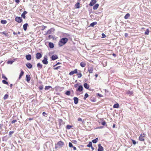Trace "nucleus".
Returning a JSON list of instances; mask_svg holds the SVG:
<instances>
[{
	"label": "nucleus",
	"instance_id": "nucleus-1",
	"mask_svg": "<svg viewBox=\"0 0 151 151\" xmlns=\"http://www.w3.org/2000/svg\"><path fill=\"white\" fill-rule=\"evenodd\" d=\"M68 39L66 37L61 38L58 42V45L59 47H61L65 45L68 42Z\"/></svg>",
	"mask_w": 151,
	"mask_h": 151
},
{
	"label": "nucleus",
	"instance_id": "nucleus-2",
	"mask_svg": "<svg viewBox=\"0 0 151 151\" xmlns=\"http://www.w3.org/2000/svg\"><path fill=\"white\" fill-rule=\"evenodd\" d=\"M58 123L59 124V126L58 127H57V128L58 129L59 128L61 129V126L62 125L65 124V123L63 122L62 119H59L58 120Z\"/></svg>",
	"mask_w": 151,
	"mask_h": 151
},
{
	"label": "nucleus",
	"instance_id": "nucleus-3",
	"mask_svg": "<svg viewBox=\"0 0 151 151\" xmlns=\"http://www.w3.org/2000/svg\"><path fill=\"white\" fill-rule=\"evenodd\" d=\"M145 134L143 133L141 134L139 137V139L140 141H144L145 139L143 138L145 137Z\"/></svg>",
	"mask_w": 151,
	"mask_h": 151
},
{
	"label": "nucleus",
	"instance_id": "nucleus-4",
	"mask_svg": "<svg viewBox=\"0 0 151 151\" xmlns=\"http://www.w3.org/2000/svg\"><path fill=\"white\" fill-rule=\"evenodd\" d=\"M15 20L17 22L20 23L22 21V18L19 17H16L15 19Z\"/></svg>",
	"mask_w": 151,
	"mask_h": 151
},
{
	"label": "nucleus",
	"instance_id": "nucleus-5",
	"mask_svg": "<svg viewBox=\"0 0 151 151\" xmlns=\"http://www.w3.org/2000/svg\"><path fill=\"white\" fill-rule=\"evenodd\" d=\"M42 63L45 65H47L48 63L47 61V57L46 56H45L44 57V59L42 60Z\"/></svg>",
	"mask_w": 151,
	"mask_h": 151
},
{
	"label": "nucleus",
	"instance_id": "nucleus-6",
	"mask_svg": "<svg viewBox=\"0 0 151 151\" xmlns=\"http://www.w3.org/2000/svg\"><path fill=\"white\" fill-rule=\"evenodd\" d=\"M83 88L82 85H80L78 86V88L76 89V91H79L80 92L82 91L83 90Z\"/></svg>",
	"mask_w": 151,
	"mask_h": 151
},
{
	"label": "nucleus",
	"instance_id": "nucleus-7",
	"mask_svg": "<svg viewBox=\"0 0 151 151\" xmlns=\"http://www.w3.org/2000/svg\"><path fill=\"white\" fill-rule=\"evenodd\" d=\"M98 151H103L104 150V148L103 147L101 146L100 144H99L98 145Z\"/></svg>",
	"mask_w": 151,
	"mask_h": 151
},
{
	"label": "nucleus",
	"instance_id": "nucleus-8",
	"mask_svg": "<svg viewBox=\"0 0 151 151\" xmlns=\"http://www.w3.org/2000/svg\"><path fill=\"white\" fill-rule=\"evenodd\" d=\"M42 57V54L39 52L37 53L36 55V58L37 59L40 58Z\"/></svg>",
	"mask_w": 151,
	"mask_h": 151
},
{
	"label": "nucleus",
	"instance_id": "nucleus-9",
	"mask_svg": "<svg viewBox=\"0 0 151 151\" xmlns=\"http://www.w3.org/2000/svg\"><path fill=\"white\" fill-rule=\"evenodd\" d=\"M96 2V0H92L90 2L89 5L90 6H93Z\"/></svg>",
	"mask_w": 151,
	"mask_h": 151
},
{
	"label": "nucleus",
	"instance_id": "nucleus-10",
	"mask_svg": "<svg viewBox=\"0 0 151 151\" xmlns=\"http://www.w3.org/2000/svg\"><path fill=\"white\" fill-rule=\"evenodd\" d=\"M77 73V70L76 69L73 71H72L69 73L70 75H72L75 73Z\"/></svg>",
	"mask_w": 151,
	"mask_h": 151
},
{
	"label": "nucleus",
	"instance_id": "nucleus-11",
	"mask_svg": "<svg viewBox=\"0 0 151 151\" xmlns=\"http://www.w3.org/2000/svg\"><path fill=\"white\" fill-rule=\"evenodd\" d=\"M58 58V56L56 55H52L51 57V59L53 60H54Z\"/></svg>",
	"mask_w": 151,
	"mask_h": 151
},
{
	"label": "nucleus",
	"instance_id": "nucleus-12",
	"mask_svg": "<svg viewBox=\"0 0 151 151\" xmlns=\"http://www.w3.org/2000/svg\"><path fill=\"white\" fill-rule=\"evenodd\" d=\"M63 144H64V143H63V142L62 141H60L58 142L57 145H58L60 147H61L63 146Z\"/></svg>",
	"mask_w": 151,
	"mask_h": 151
},
{
	"label": "nucleus",
	"instance_id": "nucleus-13",
	"mask_svg": "<svg viewBox=\"0 0 151 151\" xmlns=\"http://www.w3.org/2000/svg\"><path fill=\"white\" fill-rule=\"evenodd\" d=\"M73 100L74 101V103L75 104H77L78 102V99L76 97H74L73 98Z\"/></svg>",
	"mask_w": 151,
	"mask_h": 151
},
{
	"label": "nucleus",
	"instance_id": "nucleus-14",
	"mask_svg": "<svg viewBox=\"0 0 151 151\" xmlns=\"http://www.w3.org/2000/svg\"><path fill=\"white\" fill-rule=\"evenodd\" d=\"M88 71L89 73H93V68L92 67H88Z\"/></svg>",
	"mask_w": 151,
	"mask_h": 151
},
{
	"label": "nucleus",
	"instance_id": "nucleus-15",
	"mask_svg": "<svg viewBox=\"0 0 151 151\" xmlns=\"http://www.w3.org/2000/svg\"><path fill=\"white\" fill-rule=\"evenodd\" d=\"M26 65L29 69H30L32 67V65L29 63H27L26 64Z\"/></svg>",
	"mask_w": 151,
	"mask_h": 151
},
{
	"label": "nucleus",
	"instance_id": "nucleus-16",
	"mask_svg": "<svg viewBox=\"0 0 151 151\" xmlns=\"http://www.w3.org/2000/svg\"><path fill=\"white\" fill-rule=\"evenodd\" d=\"M21 70V73L19 74V77L18 78V79L19 80L21 79V77L23 76V75L24 74V72H23V71L22 70Z\"/></svg>",
	"mask_w": 151,
	"mask_h": 151
},
{
	"label": "nucleus",
	"instance_id": "nucleus-17",
	"mask_svg": "<svg viewBox=\"0 0 151 151\" xmlns=\"http://www.w3.org/2000/svg\"><path fill=\"white\" fill-rule=\"evenodd\" d=\"M26 58L27 60H30L31 59V56L29 54L27 55L26 56Z\"/></svg>",
	"mask_w": 151,
	"mask_h": 151
},
{
	"label": "nucleus",
	"instance_id": "nucleus-18",
	"mask_svg": "<svg viewBox=\"0 0 151 151\" xmlns=\"http://www.w3.org/2000/svg\"><path fill=\"white\" fill-rule=\"evenodd\" d=\"M126 93L129 96L132 95L133 94V91L130 90H128L127 91Z\"/></svg>",
	"mask_w": 151,
	"mask_h": 151
},
{
	"label": "nucleus",
	"instance_id": "nucleus-19",
	"mask_svg": "<svg viewBox=\"0 0 151 151\" xmlns=\"http://www.w3.org/2000/svg\"><path fill=\"white\" fill-rule=\"evenodd\" d=\"M27 13V12L26 11H24L21 14V17L24 19L25 18V15Z\"/></svg>",
	"mask_w": 151,
	"mask_h": 151
},
{
	"label": "nucleus",
	"instance_id": "nucleus-20",
	"mask_svg": "<svg viewBox=\"0 0 151 151\" xmlns=\"http://www.w3.org/2000/svg\"><path fill=\"white\" fill-rule=\"evenodd\" d=\"M84 87L86 89H88L89 88V86L87 83H84L83 84Z\"/></svg>",
	"mask_w": 151,
	"mask_h": 151
},
{
	"label": "nucleus",
	"instance_id": "nucleus-21",
	"mask_svg": "<svg viewBox=\"0 0 151 151\" xmlns=\"http://www.w3.org/2000/svg\"><path fill=\"white\" fill-rule=\"evenodd\" d=\"M26 81L27 82H29L30 80V77L29 75H26Z\"/></svg>",
	"mask_w": 151,
	"mask_h": 151
},
{
	"label": "nucleus",
	"instance_id": "nucleus-22",
	"mask_svg": "<svg viewBox=\"0 0 151 151\" xmlns=\"http://www.w3.org/2000/svg\"><path fill=\"white\" fill-rule=\"evenodd\" d=\"M54 30V29L52 28H51V29H50L48 30L47 31V33H46V34H51L52 31V30Z\"/></svg>",
	"mask_w": 151,
	"mask_h": 151
},
{
	"label": "nucleus",
	"instance_id": "nucleus-23",
	"mask_svg": "<svg viewBox=\"0 0 151 151\" xmlns=\"http://www.w3.org/2000/svg\"><path fill=\"white\" fill-rule=\"evenodd\" d=\"M37 66L38 69H41L42 68V65L40 63L37 64Z\"/></svg>",
	"mask_w": 151,
	"mask_h": 151
},
{
	"label": "nucleus",
	"instance_id": "nucleus-24",
	"mask_svg": "<svg viewBox=\"0 0 151 151\" xmlns=\"http://www.w3.org/2000/svg\"><path fill=\"white\" fill-rule=\"evenodd\" d=\"M28 24L27 23H26L24 24L23 26V29L24 30L26 31L27 29V27Z\"/></svg>",
	"mask_w": 151,
	"mask_h": 151
},
{
	"label": "nucleus",
	"instance_id": "nucleus-25",
	"mask_svg": "<svg viewBox=\"0 0 151 151\" xmlns=\"http://www.w3.org/2000/svg\"><path fill=\"white\" fill-rule=\"evenodd\" d=\"M99 6V4H96L93 6V9L94 10H96L97 9Z\"/></svg>",
	"mask_w": 151,
	"mask_h": 151
},
{
	"label": "nucleus",
	"instance_id": "nucleus-26",
	"mask_svg": "<svg viewBox=\"0 0 151 151\" xmlns=\"http://www.w3.org/2000/svg\"><path fill=\"white\" fill-rule=\"evenodd\" d=\"M80 65L81 67H84L86 65V64L84 62H81L80 63Z\"/></svg>",
	"mask_w": 151,
	"mask_h": 151
},
{
	"label": "nucleus",
	"instance_id": "nucleus-27",
	"mask_svg": "<svg viewBox=\"0 0 151 151\" xmlns=\"http://www.w3.org/2000/svg\"><path fill=\"white\" fill-rule=\"evenodd\" d=\"M97 24V22H92L91 23L90 25V26L92 27H93L95 25H96Z\"/></svg>",
	"mask_w": 151,
	"mask_h": 151
},
{
	"label": "nucleus",
	"instance_id": "nucleus-28",
	"mask_svg": "<svg viewBox=\"0 0 151 151\" xmlns=\"http://www.w3.org/2000/svg\"><path fill=\"white\" fill-rule=\"evenodd\" d=\"M75 7L77 9H79L80 8V3L77 2L75 5Z\"/></svg>",
	"mask_w": 151,
	"mask_h": 151
},
{
	"label": "nucleus",
	"instance_id": "nucleus-29",
	"mask_svg": "<svg viewBox=\"0 0 151 151\" xmlns=\"http://www.w3.org/2000/svg\"><path fill=\"white\" fill-rule=\"evenodd\" d=\"M119 107V105L118 103L114 104L113 106V108H118Z\"/></svg>",
	"mask_w": 151,
	"mask_h": 151
},
{
	"label": "nucleus",
	"instance_id": "nucleus-30",
	"mask_svg": "<svg viewBox=\"0 0 151 151\" xmlns=\"http://www.w3.org/2000/svg\"><path fill=\"white\" fill-rule=\"evenodd\" d=\"M49 47H54V45L51 42H48Z\"/></svg>",
	"mask_w": 151,
	"mask_h": 151
},
{
	"label": "nucleus",
	"instance_id": "nucleus-31",
	"mask_svg": "<svg viewBox=\"0 0 151 151\" xmlns=\"http://www.w3.org/2000/svg\"><path fill=\"white\" fill-rule=\"evenodd\" d=\"M15 59H14L13 60H8L7 62V63L8 64H12L14 62V60Z\"/></svg>",
	"mask_w": 151,
	"mask_h": 151
},
{
	"label": "nucleus",
	"instance_id": "nucleus-32",
	"mask_svg": "<svg viewBox=\"0 0 151 151\" xmlns=\"http://www.w3.org/2000/svg\"><path fill=\"white\" fill-rule=\"evenodd\" d=\"M98 141V138H96L95 139H93L92 140V142L93 143H96Z\"/></svg>",
	"mask_w": 151,
	"mask_h": 151
},
{
	"label": "nucleus",
	"instance_id": "nucleus-33",
	"mask_svg": "<svg viewBox=\"0 0 151 151\" xmlns=\"http://www.w3.org/2000/svg\"><path fill=\"white\" fill-rule=\"evenodd\" d=\"M14 131H11L9 132V137H11L12 134L14 133Z\"/></svg>",
	"mask_w": 151,
	"mask_h": 151
},
{
	"label": "nucleus",
	"instance_id": "nucleus-34",
	"mask_svg": "<svg viewBox=\"0 0 151 151\" xmlns=\"http://www.w3.org/2000/svg\"><path fill=\"white\" fill-rule=\"evenodd\" d=\"M129 16L130 14L129 13H127L125 16L124 18L126 19H127L129 18Z\"/></svg>",
	"mask_w": 151,
	"mask_h": 151
},
{
	"label": "nucleus",
	"instance_id": "nucleus-35",
	"mask_svg": "<svg viewBox=\"0 0 151 151\" xmlns=\"http://www.w3.org/2000/svg\"><path fill=\"white\" fill-rule=\"evenodd\" d=\"M1 23L2 24H5L7 23V21L6 20H2L1 21Z\"/></svg>",
	"mask_w": 151,
	"mask_h": 151
},
{
	"label": "nucleus",
	"instance_id": "nucleus-36",
	"mask_svg": "<svg viewBox=\"0 0 151 151\" xmlns=\"http://www.w3.org/2000/svg\"><path fill=\"white\" fill-rule=\"evenodd\" d=\"M51 88H52V87L50 86H46L45 87V90H47Z\"/></svg>",
	"mask_w": 151,
	"mask_h": 151
},
{
	"label": "nucleus",
	"instance_id": "nucleus-37",
	"mask_svg": "<svg viewBox=\"0 0 151 151\" xmlns=\"http://www.w3.org/2000/svg\"><path fill=\"white\" fill-rule=\"evenodd\" d=\"M88 97V95L87 93H86L84 95V97L83 98V99L84 100H86V98Z\"/></svg>",
	"mask_w": 151,
	"mask_h": 151
},
{
	"label": "nucleus",
	"instance_id": "nucleus-38",
	"mask_svg": "<svg viewBox=\"0 0 151 151\" xmlns=\"http://www.w3.org/2000/svg\"><path fill=\"white\" fill-rule=\"evenodd\" d=\"M92 143L91 142H89L88 144L87 145V147H92Z\"/></svg>",
	"mask_w": 151,
	"mask_h": 151
},
{
	"label": "nucleus",
	"instance_id": "nucleus-39",
	"mask_svg": "<svg viewBox=\"0 0 151 151\" xmlns=\"http://www.w3.org/2000/svg\"><path fill=\"white\" fill-rule=\"evenodd\" d=\"M2 82L4 84H6L8 85H9L8 83L5 80H3Z\"/></svg>",
	"mask_w": 151,
	"mask_h": 151
},
{
	"label": "nucleus",
	"instance_id": "nucleus-40",
	"mask_svg": "<svg viewBox=\"0 0 151 151\" xmlns=\"http://www.w3.org/2000/svg\"><path fill=\"white\" fill-rule=\"evenodd\" d=\"M6 136H5L4 137L2 138V140L3 141H5L6 142L7 141L8 138H6Z\"/></svg>",
	"mask_w": 151,
	"mask_h": 151
},
{
	"label": "nucleus",
	"instance_id": "nucleus-41",
	"mask_svg": "<svg viewBox=\"0 0 151 151\" xmlns=\"http://www.w3.org/2000/svg\"><path fill=\"white\" fill-rule=\"evenodd\" d=\"M149 33V31L148 29H147L146 31L145 32V34L146 35H148Z\"/></svg>",
	"mask_w": 151,
	"mask_h": 151
},
{
	"label": "nucleus",
	"instance_id": "nucleus-42",
	"mask_svg": "<svg viewBox=\"0 0 151 151\" xmlns=\"http://www.w3.org/2000/svg\"><path fill=\"white\" fill-rule=\"evenodd\" d=\"M8 96H9V95L8 94H5L4 96L3 97L4 99L5 100V99H7V98L8 97Z\"/></svg>",
	"mask_w": 151,
	"mask_h": 151
},
{
	"label": "nucleus",
	"instance_id": "nucleus-43",
	"mask_svg": "<svg viewBox=\"0 0 151 151\" xmlns=\"http://www.w3.org/2000/svg\"><path fill=\"white\" fill-rule=\"evenodd\" d=\"M65 94H66V95L68 96H69L70 94V92L69 91H66Z\"/></svg>",
	"mask_w": 151,
	"mask_h": 151
},
{
	"label": "nucleus",
	"instance_id": "nucleus-44",
	"mask_svg": "<svg viewBox=\"0 0 151 151\" xmlns=\"http://www.w3.org/2000/svg\"><path fill=\"white\" fill-rule=\"evenodd\" d=\"M82 76V74L81 73H80L78 74V78H80Z\"/></svg>",
	"mask_w": 151,
	"mask_h": 151
},
{
	"label": "nucleus",
	"instance_id": "nucleus-45",
	"mask_svg": "<svg viewBox=\"0 0 151 151\" xmlns=\"http://www.w3.org/2000/svg\"><path fill=\"white\" fill-rule=\"evenodd\" d=\"M72 127V126L68 125H67L66 128L67 129H70Z\"/></svg>",
	"mask_w": 151,
	"mask_h": 151
},
{
	"label": "nucleus",
	"instance_id": "nucleus-46",
	"mask_svg": "<svg viewBox=\"0 0 151 151\" xmlns=\"http://www.w3.org/2000/svg\"><path fill=\"white\" fill-rule=\"evenodd\" d=\"M69 146L70 147H73V144L71 143L70 142L69 143Z\"/></svg>",
	"mask_w": 151,
	"mask_h": 151
},
{
	"label": "nucleus",
	"instance_id": "nucleus-47",
	"mask_svg": "<svg viewBox=\"0 0 151 151\" xmlns=\"http://www.w3.org/2000/svg\"><path fill=\"white\" fill-rule=\"evenodd\" d=\"M61 67L60 66H58L56 67H55L53 68V69L54 70H56L58 69L59 68Z\"/></svg>",
	"mask_w": 151,
	"mask_h": 151
},
{
	"label": "nucleus",
	"instance_id": "nucleus-48",
	"mask_svg": "<svg viewBox=\"0 0 151 151\" xmlns=\"http://www.w3.org/2000/svg\"><path fill=\"white\" fill-rule=\"evenodd\" d=\"M78 120L79 121H82V122L83 123V122H84V121L83 120L82 121V119L81 118H78Z\"/></svg>",
	"mask_w": 151,
	"mask_h": 151
},
{
	"label": "nucleus",
	"instance_id": "nucleus-49",
	"mask_svg": "<svg viewBox=\"0 0 151 151\" xmlns=\"http://www.w3.org/2000/svg\"><path fill=\"white\" fill-rule=\"evenodd\" d=\"M2 33L5 35L6 36H7V35H8V33L5 32H2Z\"/></svg>",
	"mask_w": 151,
	"mask_h": 151
},
{
	"label": "nucleus",
	"instance_id": "nucleus-50",
	"mask_svg": "<svg viewBox=\"0 0 151 151\" xmlns=\"http://www.w3.org/2000/svg\"><path fill=\"white\" fill-rule=\"evenodd\" d=\"M13 34L14 35H16L17 34H20V32H18L17 33L14 32L13 33Z\"/></svg>",
	"mask_w": 151,
	"mask_h": 151
},
{
	"label": "nucleus",
	"instance_id": "nucleus-51",
	"mask_svg": "<svg viewBox=\"0 0 151 151\" xmlns=\"http://www.w3.org/2000/svg\"><path fill=\"white\" fill-rule=\"evenodd\" d=\"M106 122L105 121H103L101 123L102 125L103 126H105L106 125Z\"/></svg>",
	"mask_w": 151,
	"mask_h": 151
},
{
	"label": "nucleus",
	"instance_id": "nucleus-52",
	"mask_svg": "<svg viewBox=\"0 0 151 151\" xmlns=\"http://www.w3.org/2000/svg\"><path fill=\"white\" fill-rule=\"evenodd\" d=\"M39 89L40 90H42L43 89V86L42 85V86H39Z\"/></svg>",
	"mask_w": 151,
	"mask_h": 151
},
{
	"label": "nucleus",
	"instance_id": "nucleus-53",
	"mask_svg": "<svg viewBox=\"0 0 151 151\" xmlns=\"http://www.w3.org/2000/svg\"><path fill=\"white\" fill-rule=\"evenodd\" d=\"M17 121L16 120H13L12 121L11 123L12 124H13L17 122Z\"/></svg>",
	"mask_w": 151,
	"mask_h": 151
},
{
	"label": "nucleus",
	"instance_id": "nucleus-54",
	"mask_svg": "<svg viewBox=\"0 0 151 151\" xmlns=\"http://www.w3.org/2000/svg\"><path fill=\"white\" fill-rule=\"evenodd\" d=\"M132 143L134 145H135L136 144V141H135V140H133V139H132Z\"/></svg>",
	"mask_w": 151,
	"mask_h": 151
},
{
	"label": "nucleus",
	"instance_id": "nucleus-55",
	"mask_svg": "<svg viewBox=\"0 0 151 151\" xmlns=\"http://www.w3.org/2000/svg\"><path fill=\"white\" fill-rule=\"evenodd\" d=\"M2 78H4L5 79H6V80H7L8 79L7 78L6 76H5L4 75H2Z\"/></svg>",
	"mask_w": 151,
	"mask_h": 151
},
{
	"label": "nucleus",
	"instance_id": "nucleus-56",
	"mask_svg": "<svg viewBox=\"0 0 151 151\" xmlns=\"http://www.w3.org/2000/svg\"><path fill=\"white\" fill-rule=\"evenodd\" d=\"M61 63H60V62H58L56 64H55V65H54L53 66V67H55V66L56 65H58L59 64H60Z\"/></svg>",
	"mask_w": 151,
	"mask_h": 151
},
{
	"label": "nucleus",
	"instance_id": "nucleus-57",
	"mask_svg": "<svg viewBox=\"0 0 151 151\" xmlns=\"http://www.w3.org/2000/svg\"><path fill=\"white\" fill-rule=\"evenodd\" d=\"M97 95L100 97H103V96L101 94H100L99 93H97Z\"/></svg>",
	"mask_w": 151,
	"mask_h": 151
},
{
	"label": "nucleus",
	"instance_id": "nucleus-58",
	"mask_svg": "<svg viewBox=\"0 0 151 151\" xmlns=\"http://www.w3.org/2000/svg\"><path fill=\"white\" fill-rule=\"evenodd\" d=\"M102 37H103V38H104V37H106V35L104 33H102Z\"/></svg>",
	"mask_w": 151,
	"mask_h": 151
},
{
	"label": "nucleus",
	"instance_id": "nucleus-59",
	"mask_svg": "<svg viewBox=\"0 0 151 151\" xmlns=\"http://www.w3.org/2000/svg\"><path fill=\"white\" fill-rule=\"evenodd\" d=\"M42 115L43 116H45V115H47V114L45 112H43L42 113Z\"/></svg>",
	"mask_w": 151,
	"mask_h": 151
},
{
	"label": "nucleus",
	"instance_id": "nucleus-60",
	"mask_svg": "<svg viewBox=\"0 0 151 151\" xmlns=\"http://www.w3.org/2000/svg\"><path fill=\"white\" fill-rule=\"evenodd\" d=\"M14 1H15L17 3H19L20 2V1L19 0H14Z\"/></svg>",
	"mask_w": 151,
	"mask_h": 151
},
{
	"label": "nucleus",
	"instance_id": "nucleus-61",
	"mask_svg": "<svg viewBox=\"0 0 151 151\" xmlns=\"http://www.w3.org/2000/svg\"><path fill=\"white\" fill-rule=\"evenodd\" d=\"M78 85V83H76L74 85V87L75 88H77Z\"/></svg>",
	"mask_w": 151,
	"mask_h": 151
},
{
	"label": "nucleus",
	"instance_id": "nucleus-62",
	"mask_svg": "<svg viewBox=\"0 0 151 151\" xmlns=\"http://www.w3.org/2000/svg\"><path fill=\"white\" fill-rule=\"evenodd\" d=\"M124 36H125L126 37H127L128 36V34L127 33H126L125 34H124Z\"/></svg>",
	"mask_w": 151,
	"mask_h": 151
},
{
	"label": "nucleus",
	"instance_id": "nucleus-63",
	"mask_svg": "<svg viewBox=\"0 0 151 151\" xmlns=\"http://www.w3.org/2000/svg\"><path fill=\"white\" fill-rule=\"evenodd\" d=\"M55 53V52H54H54H51V51H50V52H49V54H53V53Z\"/></svg>",
	"mask_w": 151,
	"mask_h": 151
},
{
	"label": "nucleus",
	"instance_id": "nucleus-64",
	"mask_svg": "<svg viewBox=\"0 0 151 151\" xmlns=\"http://www.w3.org/2000/svg\"><path fill=\"white\" fill-rule=\"evenodd\" d=\"M52 35H49V37L50 38H52Z\"/></svg>",
	"mask_w": 151,
	"mask_h": 151
}]
</instances>
